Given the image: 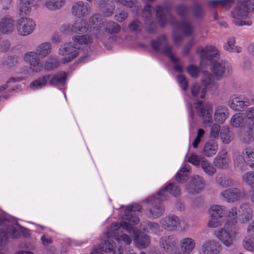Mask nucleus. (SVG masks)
<instances>
[{"mask_svg": "<svg viewBox=\"0 0 254 254\" xmlns=\"http://www.w3.org/2000/svg\"><path fill=\"white\" fill-rule=\"evenodd\" d=\"M59 62L53 57H49L46 61L44 68L47 71L52 70L58 66Z\"/></svg>", "mask_w": 254, "mask_h": 254, "instance_id": "49530a36", "label": "nucleus"}, {"mask_svg": "<svg viewBox=\"0 0 254 254\" xmlns=\"http://www.w3.org/2000/svg\"><path fill=\"white\" fill-rule=\"evenodd\" d=\"M217 184L223 188H229L234 185V182L229 177L219 174L215 177Z\"/></svg>", "mask_w": 254, "mask_h": 254, "instance_id": "c9c22d12", "label": "nucleus"}, {"mask_svg": "<svg viewBox=\"0 0 254 254\" xmlns=\"http://www.w3.org/2000/svg\"><path fill=\"white\" fill-rule=\"evenodd\" d=\"M204 254H218L222 250V246L217 241L209 240L204 242L201 247Z\"/></svg>", "mask_w": 254, "mask_h": 254, "instance_id": "5701e85b", "label": "nucleus"}, {"mask_svg": "<svg viewBox=\"0 0 254 254\" xmlns=\"http://www.w3.org/2000/svg\"><path fill=\"white\" fill-rule=\"evenodd\" d=\"M243 180L252 188H254V173L247 172L243 176Z\"/></svg>", "mask_w": 254, "mask_h": 254, "instance_id": "8fccbe9b", "label": "nucleus"}, {"mask_svg": "<svg viewBox=\"0 0 254 254\" xmlns=\"http://www.w3.org/2000/svg\"><path fill=\"white\" fill-rule=\"evenodd\" d=\"M209 213L211 218L208 223V226L215 228L220 226L221 221L220 219L225 213V207L222 205H213L210 207Z\"/></svg>", "mask_w": 254, "mask_h": 254, "instance_id": "4468645a", "label": "nucleus"}, {"mask_svg": "<svg viewBox=\"0 0 254 254\" xmlns=\"http://www.w3.org/2000/svg\"><path fill=\"white\" fill-rule=\"evenodd\" d=\"M156 14L161 26H164L167 21H168L174 27L181 30L186 35L192 33L194 29L193 25L186 20H183L181 23L178 22L171 14L168 8L157 6L156 7Z\"/></svg>", "mask_w": 254, "mask_h": 254, "instance_id": "6e6552de", "label": "nucleus"}, {"mask_svg": "<svg viewBox=\"0 0 254 254\" xmlns=\"http://www.w3.org/2000/svg\"><path fill=\"white\" fill-rule=\"evenodd\" d=\"M121 228L126 230L121 226L120 224L113 223L111 224L110 229L106 233V239L103 241L102 249L105 253L110 254H123V249L122 246L117 247L116 243L111 239H115L116 241L121 244L125 243L129 245L132 242L131 238L127 235L120 233Z\"/></svg>", "mask_w": 254, "mask_h": 254, "instance_id": "20e7f679", "label": "nucleus"}, {"mask_svg": "<svg viewBox=\"0 0 254 254\" xmlns=\"http://www.w3.org/2000/svg\"><path fill=\"white\" fill-rule=\"evenodd\" d=\"M237 222V212L235 207H232L228 212L227 215V222L225 228H228L230 225H233Z\"/></svg>", "mask_w": 254, "mask_h": 254, "instance_id": "79ce46f5", "label": "nucleus"}, {"mask_svg": "<svg viewBox=\"0 0 254 254\" xmlns=\"http://www.w3.org/2000/svg\"><path fill=\"white\" fill-rule=\"evenodd\" d=\"M35 27L34 21L30 18L22 17L17 20L16 28L17 34L22 36L31 34Z\"/></svg>", "mask_w": 254, "mask_h": 254, "instance_id": "f8f14e48", "label": "nucleus"}, {"mask_svg": "<svg viewBox=\"0 0 254 254\" xmlns=\"http://www.w3.org/2000/svg\"><path fill=\"white\" fill-rule=\"evenodd\" d=\"M246 116L248 119L254 121V107L247 109L246 111Z\"/></svg>", "mask_w": 254, "mask_h": 254, "instance_id": "69168bd1", "label": "nucleus"}, {"mask_svg": "<svg viewBox=\"0 0 254 254\" xmlns=\"http://www.w3.org/2000/svg\"><path fill=\"white\" fill-rule=\"evenodd\" d=\"M21 234L19 230L13 225H10L6 228L0 229V245H3L8 238L17 239Z\"/></svg>", "mask_w": 254, "mask_h": 254, "instance_id": "aec40b11", "label": "nucleus"}, {"mask_svg": "<svg viewBox=\"0 0 254 254\" xmlns=\"http://www.w3.org/2000/svg\"><path fill=\"white\" fill-rule=\"evenodd\" d=\"M205 183L202 177L198 175L193 176L191 182L187 187V190L190 193H199L204 188Z\"/></svg>", "mask_w": 254, "mask_h": 254, "instance_id": "4be33fe9", "label": "nucleus"}, {"mask_svg": "<svg viewBox=\"0 0 254 254\" xmlns=\"http://www.w3.org/2000/svg\"><path fill=\"white\" fill-rule=\"evenodd\" d=\"M115 1L117 3L129 8L135 7L137 3V0H115Z\"/></svg>", "mask_w": 254, "mask_h": 254, "instance_id": "3c124183", "label": "nucleus"}, {"mask_svg": "<svg viewBox=\"0 0 254 254\" xmlns=\"http://www.w3.org/2000/svg\"><path fill=\"white\" fill-rule=\"evenodd\" d=\"M228 105L234 110L241 111L250 105V100L244 96H233L229 99Z\"/></svg>", "mask_w": 254, "mask_h": 254, "instance_id": "412c9836", "label": "nucleus"}, {"mask_svg": "<svg viewBox=\"0 0 254 254\" xmlns=\"http://www.w3.org/2000/svg\"><path fill=\"white\" fill-rule=\"evenodd\" d=\"M153 48L156 51L162 50L163 53L169 57L170 60L176 62L178 61L177 59L172 53V48L171 46L168 45L167 39L165 35H161L158 37L156 40H153L151 43Z\"/></svg>", "mask_w": 254, "mask_h": 254, "instance_id": "9d476101", "label": "nucleus"}, {"mask_svg": "<svg viewBox=\"0 0 254 254\" xmlns=\"http://www.w3.org/2000/svg\"><path fill=\"white\" fill-rule=\"evenodd\" d=\"M231 162L229 156L226 150H222L214 159L213 163L215 167L225 169Z\"/></svg>", "mask_w": 254, "mask_h": 254, "instance_id": "393cba45", "label": "nucleus"}, {"mask_svg": "<svg viewBox=\"0 0 254 254\" xmlns=\"http://www.w3.org/2000/svg\"><path fill=\"white\" fill-rule=\"evenodd\" d=\"M244 192L237 188L228 189L220 193L222 199L228 202H234L239 200Z\"/></svg>", "mask_w": 254, "mask_h": 254, "instance_id": "b1692460", "label": "nucleus"}, {"mask_svg": "<svg viewBox=\"0 0 254 254\" xmlns=\"http://www.w3.org/2000/svg\"><path fill=\"white\" fill-rule=\"evenodd\" d=\"M229 115L228 108L223 105H218L216 107L214 114V119L216 122L223 123Z\"/></svg>", "mask_w": 254, "mask_h": 254, "instance_id": "c85d7f7f", "label": "nucleus"}, {"mask_svg": "<svg viewBox=\"0 0 254 254\" xmlns=\"http://www.w3.org/2000/svg\"><path fill=\"white\" fill-rule=\"evenodd\" d=\"M202 74L201 84L203 87L206 91L207 90L212 91L216 89L217 85L215 81L213 75L206 70H203Z\"/></svg>", "mask_w": 254, "mask_h": 254, "instance_id": "bb28decb", "label": "nucleus"}, {"mask_svg": "<svg viewBox=\"0 0 254 254\" xmlns=\"http://www.w3.org/2000/svg\"><path fill=\"white\" fill-rule=\"evenodd\" d=\"M179 246L181 252H176L175 254H190L196 247V242L191 237H185L180 240Z\"/></svg>", "mask_w": 254, "mask_h": 254, "instance_id": "6ab92c4d", "label": "nucleus"}, {"mask_svg": "<svg viewBox=\"0 0 254 254\" xmlns=\"http://www.w3.org/2000/svg\"><path fill=\"white\" fill-rule=\"evenodd\" d=\"M196 52L200 55V66L205 68V65L209 64L208 63L212 64L211 69L218 79H221L224 74H228L231 70V66L228 63L216 62L219 55L217 49L214 47L208 46L204 48L198 47L196 49Z\"/></svg>", "mask_w": 254, "mask_h": 254, "instance_id": "7ed1b4c3", "label": "nucleus"}, {"mask_svg": "<svg viewBox=\"0 0 254 254\" xmlns=\"http://www.w3.org/2000/svg\"><path fill=\"white\" fill-rule=\"evenodd\" d=\"M168 193L173 196H177L181 194V190L176 184H169L158 191L156 195L150 196L147 199L148 203L152 205L148 214L150 217L157 218L164 213V207L160 202L167 198Z\"/></svg>", "mask_w": 254, "mask_h": 254, "instance_id": "39448f33", "label": "nucleus"}, {"mask_svg": "<svg viewBox=\"0 0 254 254\" xmlns=\"http://www.w3.org/2000/svg\"><path fill=\"white\" fill-rule=\"evenodd\" d=\"M237 8L245 14L254 9V0H242L238 2Z\"/></svg>", "mask_w": 254, "mask_h": 254, "instance_id": "f704fd0d", "label": "nucleus"}, {"mask_svg": "<svg viewBox=\"0 0 254 254\" xmlns=\"http://www.w3.org/2000/svg\"><path fill=\"white\" fill-rule=\"evenodd\" d=\"M197 115L201 118L205 124L212 123L213 107L210 102L198 101L195 104Z\"/></svg>", "mask_w": 254, "mask_h": 254, "instance_id": "1a4fd4ad", "label": "nucleus"}, {"mask_svg": "<svg viewBox=\"0 0 254 254\" xmlns=\"http://www.w3.org/2000/svg\"><path fill=\"white\" fill-rule=\"evenodd\" d=\"M41 240L44 246H48L53 242L52 238L47 235L42 236L41 237Z\"/></svg>", "mask_w": 254, "mask_h": 254, "instance_id": "338daca9", "label": "nucleus"}, {"mask_svg": "<svg viewBox=\"0 0 254 254\" xmlns=\"http://www.w3.org/2000/svg\"><path fill=\"white\" fill-rule=\"evenodd\" d=\"M190 166L185 164L176 176V180L178 183H183L187 181L190 174Z\"/></svg>", "mask_w": 254, "mask_h": 254, "instance_id": "72a5a7b5", "label": "nucleus"}, {"mask_svg": "<svg viewBox=\"0 0 254 254\" xmlns=\"http://www.w3.org/2000/svg\"><path fill=\"white\" fill-rule=\"evenodd\" d=\"M190 8L186 5L179 4L176 7L177 13L182 17H185L188 13Z\"/></svg>", "mask_w": 254, "mask_h": 254, "instance_id": "864d4df0", "label": "nucleus"}, {"mask_svg": "<svg viewBox=\"0 0 254 254\" xmlns=\"http://www.w3.org/2000/svg\"><path fill=\"white\" fill-rule=\"evenodd\" d=\"M195 41L194 39L190 40L183 48V53L184 54H187L191 47L194 44Z\"/></svg>", "mask_w": 254, "mask_h": 254, "instance_id": "0e129e2a", "label": "nucleus"}, {"mask_svg": "<svg viewBox=\"0 0 254 254\" xmlns=\"http://www.w3.org/2000/svg\"><path fill=\"white\" fill-rule=\"evenodd\" d=\"M201 167L203 172L207 175L212 176L216 172V169L213 165L206 159L201 160Z\"/></svg>", "mask_w": 254, "mask_h": 254, "instance_id": "58836bf2", "label": "nucleus"}, {"mask_svg": "<svg viewBox=\"0 0 254 254\" xmlns=\"http://www.w3.org/2000/svg\"><path fill=\"white\" fill-rule=\"evenodd\" d=\"M142 209L141 206L138 204L129 205L125 211V215L121 221V226L127 231L130 234H132L133 241L135 245L138 248H145L150 243L149 236L141 232L140 230L134 229L132 225H136L139 222L136 212H139Z\"/></svg>", "mask_w": 254, "mask_h": 254, "instance_id": "f03ea898", "label": "nucleus"}, {"mask_svg": "<svg viewBox=\"0 0 254 254\" xmlns=\"http://www.w3.org/2000/svg\"><path fill=\"white\" fill-rule=\"evenodd\" d=\"M128 16L127 11L125 9H122L119 13L115 15V19L119 22H122L125 20Z\"/></svg>", "mask_w": 254, "mask_h": 254, "instance_id": "13d9d810", "label": "nucleus"}, {"mask_svg": "<svg viewBox=\"0 0 254 254\" xmlns=\"http://www.w3.org/2000/svg\"><path fill=\"white\" fill-rule=\"evenodd\" d=\"M218 149L217 142L214 139H209L204 144L203 153L207 157H212L217 153Z\"/></svg>", "mask_w": 254, "mask_h": 254, "instance_id": "c756f323", "label": "nucleus"}, {"mask_svg": "<svg viewBox=\"0 0 254 254\" xmlns=\"http://www.w3.org/2000/svg\"><path fill=\"white\" fill-rule=\"evenodd\" d=\"M178 80L182 88L186 90L188 87V83L185 76L180 74L178 76Z\"/></svg>", "mask_w": 254, "mask_h": 254, "instance_id": "bf43d9fd", "label": "nucleus"}, {"mask_svg": "<svg viewBox=\"0 0 254 254\" xmlns=\"http://www.w3.org/2000/svg\"><path fill=\"white\" fill-rule=\"evenodd\" d=\"M190 89L191 94L193 97L203 99L206 95V90L198 83H193Z\"/></svg>", "mask_w": 254, "mask_h": 254, "instance_id": "e433bc0d", "label": "nucleus"}, {"mask_svg": "<svg viewBox=\"0 0 254 254\" xmlns=\"http://www.w3.org/2000/svg\"><path fill=\"white\" fill-rule=\"evenodd\" d=\"M71 13L74 16L79 18L85 17L90 14L91 12V6L87 2L83 1H78L73 4L71 7ZM78 20H80V19H78ZM82 20H83V19H82ZM77 20L78 19L75 20L74 22ZM85 21L86 22L85 20ZM74 24V23L72 24V25H73ZM65 25V24L63 25L61 27ZM66 25L69 24H67ZM61 29L62 28H61ZM61 31H62L61 30Z\"/></svg>", "mask_w": 254, "mask_h": 254, "instance_id": "ddd939ff", "label": "nucleus"}, {"mask_svg": "<svg viewBox=\"0 0 254 254\" xmlns=\"http://www.w3.org/2000/svg\"><path fill=\"white\" fill-rule=\"evenodd\" d=\"M193 13L195 17H199L203 14L201 5L198 3L194 4L193 6Z\"/></svg>", "mask_w": 254, "mask_h": 254, "instance_id": "680f3d73", "label": "nucleus"}, {"mask_svg": "<svg viewBox=\"0 0 254 254\" xmlns=\"http://www.w3.org/2000/svg\"><path fill=\"white\" fill-rule=\"evenodd\" d=\"M90 26L83 20H78L73 25H65L62 27L61 30L64 33H84L88 32L96 38L102 41L105 34L118 33L121 27L113 21L106 22L99 14L93 15L89 20Z\"/></svg>", "mask_w": 254, "mask_h": 254, "instance_id": "f257e3e1", "label": "nucleus"}, {"mask_svg": "<svg viewBox=\"0 0 254 254\" xmlns=\"http://www.w3.org/2000/svg\"><path fill=\"white\" fill-rule=\"evenodd\" d=\"M34 0H19L18 9L22 14H27L31 11Z\"/></svg>", "mask_w": 254, "mask_h": 254, "instance_id": "ea45409f", "label": "nucleus"}, {"mask_svg": "<svg viewBox=\"0 0 254 254\" xmlns=\"http://www.w3.org/2000/svg\"><path fill=\"white\" fill-rule=\"evenodd\" d=\"M65 0H44L42 6L50 11H56L64 6Z\"/></svg>", "mask_w": 254, "mask_h": 254, "instance_id": "7c9ffc66", "label": "nucleus"}, {"mask_svg": "<svg viewBox=\"0 0 254 254\" xmlns=\"http://www.w3.org/2000/svg\"><path fill=\"white\" fill-rule=\"evenodd\" d=\"M52 45L49 42H44L39 44L36 48V52H29L24 57V61L29 65V68L27 67L22 69L21 72L28 74L30 71L39 72L43 69V64L40 63L39 56L41 57L47 56L51 52Z\"/></svg>", "mask_w": 254, "mask_h": 254, "instance_id": "423d86ee", "label": "nucleus"}, {"mask_svg": "<svg viewBox=\"0 0 254 254\" xmlns=\"http://www.w3.org/2000/svg\"><path fill=\"white\" fill-rule=\"evenodd\" d=\"M153 7L150 3H146L142 11V16L145 19V28L150 33L156 30V24L152 19Z\"/></svg>", "mask_w": 254, "mask_h": 254, "instance_id": "a211bd4d", "label": "nucleus"}, {"mask_svg": "<svg viewBox=\"0 0 254 254\" xmlns=\"http://www.w3.org/2000/svg\"><path fill=\"white\" fill-rule=\"evenodd\" d=\"M230 124L235 127L243 126L245 124V120L243 114L237 113L234 115L231 119Z\"/></svg>", "mask_w": 254, "mask_h": 254, "instance_id": "37998d69", "label": "nucleus"}, {"mask_svg": "<svg viewBox=\"0 0 254 254\" xmlns=\"http://www.w3.org/2000/svg\"><path fill=\"white\" fill-rule=\"evenodd\" d=\"M51 77V74H46L39 77L30 84V87L33 90L41 89L46 86Z\"/></svg>", "mask_w": 254, "mask_h": 254, "instance_id": "473e14b6", "label": "nucleus"}, {"mask_svg": "<svg viewBox=\"0 0 254 254\" xmlns=\"http://www.w3.org/2000/svg\"><path fill=\"white\" fill-rule=\"evenodd\" d=\"M147 225L150 230L154 232H158L160 230V225L157 223L148 222Z\"/></svg>", "mask_w": 254, "mask_h": 254, "instance_id": "e2e57ef3", "label": "nucleus"}, {"mask_svg": "<svg viewBox=\"0 0 254 254\" xmlns=\"http://www.w3.org/2000/svg\"><path fill=\"white\" fill-rule=\"evenodd\" d=\"M239 137L242 142L246 143L254 140V125L251 127L245 128L241 130Z\"/></svg>", "mask_w": 254, "mask_h": 254, "instance_id": "2f4dec72", "label": "nucleus"}, {"mask_svg": "<svg viewBox=\"0 0 254 254\" xmlns=\"http://www.w3.org/2000/svg\"><path fill=\"white\" fill-rule=\"evenodd\" d=\"M235 38L231 37L228 39L227 43H225L223 45V48L225 50L230 52L240 53L241 52V48L238 46H235Z\"/></svg>", "mask_w": 254, "mask_h": 254, "instance_id": "c03bdc74", "label": "nucleus"}, {"mask_svg": "<svg viewBox=\"0 0 254 254\" xmlns=\"http://www.w3.org/2000/svg\"><path fill=\"white\" fill-rule=\"evenodd\" d=\"M205 134V131L202 128H199L197 131V135L194 138L192 146L194 148H197L199 143L201 141V139L203 137Z\"/></svg>", "mask_w": 254, "mask_h": 254, "instance_id": "603ef678", "label": "nucleus"}, {"mask_svg": "<svg viewBox=\"0 0 254 254\" xmlns=\"http://www.w3.org/2000/svg\"><path fill=\"white\" fill-rule=\"evenodd\" d=\"M221 127L219 125L214 123L213 124L210 128L209 136L211 138H217L218 137L219 134L220 135Z\"/></svg>", "mask_w": 254, "mask_h": 254, "instance_id": "de8ad7c7", "label": "nucleus"}, {"mask_svg": "<svg viewBox=\"0 0 254 254\" xmlns=\"http://www.w3.org/2000/svg\"><path fill=\"white\" fill-rule=\"evenodd\" d=\"M94 1L104 16L110 17L113 14L115 10L114 2H107L106 0H94Z\"/></svg>", "mask_w": 254, "mask_h": 254, "instance_id": "cd10ccee", "label": "nucleus"}, {"mask_svg": "<svg viewBox=\"0 0 254 254\" xmlns=\"http://www.w3.org/2000/svg\"><path fill=\"white\" fill-rule=\"evenodd\" d=\"M159 245L160 248L164 252H172L177 247V238L173 234L163 236L159 239Z\"/></svg>", "mask_w": 254, "mask_h": 254, "instance_id": "dca6fc26", "label": "nucleus"}, {"mask_svg": "<svg viewBox=\"0 0 254 254\" xmlns=\"http://www.w3.org/2000/svg\"><path fill=\"white\" fill-rule=\"evenodd\" d=\"M187 70L190 75L194 78H196L199 76L198 68L194 65H190L187 68Z\"/></svg>", "mask_w": 254, "mask_h": 254, "instance_id": "4d7b16f0", "label": "nucleus"}, {"mask_svg": "<svg viewBox=\"0 0 254 254\" xmlns=\"http://www.w3.org/2000/svg\"><path fill=\"white\" fill-rule=\"evenodd\" d=\"M242 155V157L239 156L235 159V165L241 170H244L246 164L252 168L254 167V149L247 147L243 150Z\"/></svg>", "mask_w": 254, "mask_h": 254, "instance_id": "9b49d317", "label": "nucleus"}, {"mask_svg": "<svg viewBox=\"0 0 254 254\" xmlns=\"http://www.w3.org/2000/svg\"><path fill=\"white\" fill-rule=\"evenodd\" d=\"M215 236L226 247L232 245L234 241L239 237V233L236 230H231L230 232L226 230L220 229L215 233Z\"/></svg>", "mask_w": 254, "mask_h": 254, "instance_id": "2eb2a0df", "label": "nucleus"}, {"mask_svg": "<svg viewBox=\"0 0 254 254\" xmlns=\"http://www.w3.org/2000/svg\"><path fill=\"white\" fill-rule=\"evenodd\" d=\"M66 78V75L64 72H60L54 75H51L48 83L51 85H63L64 83Z\"/></svg>", "mask_w": 254, "mask_h": 254, "instance_id": "4c0bfd02", "label": "nucleus"}, {"mask_svg": "<svg viewBox=\"0 0 254 254\" xmlns=\"http://www.w3.org/2000/svg\"><path fill=\"white\" fill-rule=\"evenodd\" d=\"M220 138L223 143H230L234 138V133L227 127H224L220 132Z\"/></svg>", "mask_w": 254, "mask_h": 254, "instance_id": "a19ab883", "label": "nucleus"}, {"mask_svg": "<svg viewBox=\"0 0 254 254\" xmlns=\"http://www.w3.org/2000/svg\"><path fill=\"white\" fill-rule=\"evenodd\" d=\"M188 162L196 167L199 166L201 162L200 156L195 153L190 154L188 158Z\"/></svg>", "mask_w": 254, "mask_h": 254, "instance_id": "6e6d98bb", "label": "nucleus"}, {"mask_svg": "<svg viewBox=\"0 0 254 254\" xmlns=\"http://www.w3.org/2000/svg\"><path fill=\"white\" fill-rule=\"evenodd\" d=\"M233 1L234 0H210L209 3L212 6L220 4L225 8H228L231 6Z\"/></svg>", "mask_w": 254, "mask_h": 254, "instance_id": "09e8293b", "label": "nucleus"}, {"mask_svg": "<svg viewBox=\"0 0 254 254\" xmlns=\"http://www.w3.org/2000/svg\"><path fill=\"white\" fill-rule=\"evenodd\" d=\"M247 14L244 12H242L240 9L237 7L232 11V22L236 26H241L244 25H251V23L246 21Z\"/></svg>", "mask_w": 254, "mask_h": 254, "instance_id": "a878e982", "label": "nucleus"}, {"mask_svg": "<svg viewBox=\"0 0 254 254\" xmlns=\"http://www.w3.org/2000/svg\"><path fill=\"white\" fill-rule=\"evenodd\" d=\"M72 42H68L61 46L59 50V55L65 56L61 60L63 63H66L75 58L78 54V50L82 44L92 42L91 36L87 34L76 35L72 38Z\"/></svg>", "mask_w": 254, "mask_h": 254, "instance_id": "0eeeda50", "label": "nucleus"}, {"mask_svg": "<svg viewBox=\"0 0 254 254\" xmlns=\"http://www.w3.org/2000/svg\"><path fill=\"white\" fill-rule=\"evenodd\" d=\"M242 246L246 250L253 252L254 251V237L249 235L246 236L243 241Z\"/></svg>", "mask_w": 254, "mask_h": 254, "instance_id": "a18cd8bd", "label": "nucleus"}, {"mask_svg": "<svg viewBox=\"0 0 254 254\" xmlns=\"http://www.w3.org/2000/svg\"><path fill=\"white\" fill-rule=\"evenodd\" d=\"M180 222V218L174 214H169L160 220L161 227L171 232L177 231Z\"/></svg>", "mask_w": 254, "mask_h": 254, "instance_id": "f3484780", "label": "nucleus"}, {"mask_svg": "<svg viewBox=\"0 0 254 254\" xmlns=\"http://www.w3.org/2000/svg\"><path fill=\"white\" fill-rule=\"evenodd\" d=\"M22 80V78L21 77H11L6 82V84H3L0 86V92L3 90H5L9 86V84L11 83H15L20 81Z\"/></svg>", "mask_w": 254, "mask_h": 254, "instance_id": "052dcab7", "label": "nucleus"}, {"mask_svg": "<svg viewBox=\"0 0 254 254\" xmlns=\"http://www.w3.org/2000/svg\"><path fill=\"white\" fill-rule=\"evenodd\" d=\"M142 24L138 20L132 21L129 25V29L131 31L137 33L142 29Z\"/></svg>", "mask_w": 254, "mask_h": 254, "instance_id": "5fc2aeb1", "label": "nucleus"}, {"mask_svg": "<svg viewBox=\"0 0 254 254\" xmlns=\"http://www.w3.org/2000/svg\"><path fill=\"white\" fill-rule=\"evenodd\" d=\"M173 39L176 44H180L182 41V37L179 34L174 32L173 33Z\"/></svg>", "mask_w": 254, "mask_h": 254, "instance_id": "774afa93", "label": "nucleus"}]
</instances>
